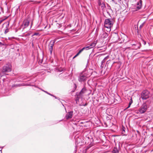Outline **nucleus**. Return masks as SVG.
Instances as JSON below:
<instances>
[{
  "label": "nucleus",
  "instance_id": "obj_3",
  "mask_svg": "<svg viewBox=\"0 0 153 153\" xmlns=\"http://www.w3.org/2000/svg\"><path fill=\"white\" fill-rule=\"evenodd\" d=\"M149 96V92L147 90H144L141 94V97L143 100L148 99Z\"/></svg>",
  "mask_w": 153,
  "mask_h": 153
},
{
  "label": "nucleus",
  "instance_id": "obj_22",
  "mask_svg": "<svg viewBox=\"0 0 153 153\" xmlns=\"http://www.w3.org/2000/svg\"><path fill=\"white\" fill-rule=\"evenodd\" d=\"M5 78H3L2 79V80L3 81V82H4L5 80Z\"/></svg>",
  "mask_w": 153,
  "mask_h": 153
},
{
  "label": "nucleus",
  "instance_id": "obj_20",
  "mask_svg": "<svg viewBox=\"0 0 153 153\" xmlns=\"http://www.w3.org/2000/svg\"><path fill=\"white\" fill-rule=\"evenodd\" d=\"M38 34H39V33H35L33 35H38Z\"/></svg>",
  "mask_w": 153,
  "mask_h": 153
},
{
  "label": "nucleus",
  "instance_id": "obj_2",
  "mask_svg": "<svg viewBox=\"0 0 153 153\" xmlns=\"http://www.w3.org/2000/svg\"><path fill=\"white\" fill-rule=\"evenodd\" d=\"M113 24V22L112 19H106L105 20L104 25L105 27L110 28L112 27Z\"/></svg>",
  "mask_w": 153,
  "mask_h": 153
},
{
  "label": "nucleus",
  "instance_id": "obj_21",
  "mask_svg": "<svg viewBox=\"0 0 153 153\" xmlns=\"http://www.w3.org/2000/svg\"><path fill=\"white\" fill-rule=\"evenodd\" d=\"M4 45V44H2V43L1 42H0V45Z\"/></svg>",
  "mask_w": 153,
  "mask_h": 153
},
{
  "label": "nucleus",
  "instance_id": "obj_5",
  "mask_svg": "<svg viewBox=\"0 0 153 153\" xmlns=\"http://www.w3.org/2000/svg\"><path fill=\"white\" fill-rule=\"evenodd\" d=\"M88 76L86 74L82 73L80 74L78 80L79 82L84 81L86 80Z\"/></svg>",
  "mask_w": 153,
  "mask_h": 153
},
{
  "label": "nucleus",
  "instance_id": "obj_12",
  "mask_svg": "<svg viewBox=\"0 0 153 153\" xmlns=\"http://www.w3.org/2000/svg\"><path fill=\"white\" fill-rule=\"evenodd\" d=\"M108 36V34L106 32L104 33L102 35L101 37L102 39H104L105 38H106Z\"/></svg>",
  "mask_w": 153,
  "mask_h": 153
},
{
  "label": "nucleus",
  "instance_id": "obj_9",
  "mask_svg": "<svg viewBox=\"0 0 153 153\" xmlns=\"http://www.w3.org/2000/svg\"><path fill=\"white\" fill-rule=\"evenodd\" d=\"M54 42L53 41H51L49 45V50L51 54H52L53 51Z\"/></svg>",
  "mask_w": 153,
  "mask_h": 153
},
{
  "label": "nucleus",
  "instance_id": "obj_8",
  "mask_svg": "<svg viewBox=\"0 0 153 153\" xmlns=\"http://www.w3.org/2000/svg\"><path fill=\"white\" fill-rule=\"evenodd\" d=\"M30 22L27 19L25 20L23 22L22 25V26L23 27V28H25L27 27L29 25Z\"/></svg>",
  "mask_w": 153,
  "mask_h": 153
},
{
  "label": "nucleus",
  "instance_id": "obj_25",
  "mask_svg": "<svg viewBox=\"0 0 153 153\" xmlns=\"http://www.w3.org/2000/svg\"><path fill=\"white\" fill-rule=\"evenodd\" d=\"M55 97V98H56H56H56V97Z\"/></svg>",
  "mask_w": 153,
  "mask_h": 153
},
{
  "label": "nucleus",
  "instance_id": "obj_6",
  "mask_svg": "<svg viewBox=\"0 0 153 153\" xmlns=\"http://www.w3.org/2000/svg\"><path fill=\"white\" fill-rule=\"evenodd\" d=\"M147 109V105L146 103L143 104L139 109V112L141 114L144 113L146 110Z\"/></svg>",
  "mask_w": 153,
  "mask_h": 153
},
{
  "label": "nucleus",
  "instance_id": "obj_16",
  "mask_svg": "<svg viewBox=\"0 0 153 153\" xmlns=\"http://www.w3.org/2000/svg\"><path fill=\"white\" fill-rule=\"evenodd\" d=\"M112 152L113 153H117L118 152V151L117 148H114Z\"/></svg>",
  "mask_w": 153,
  "mask_h": 153
},
{
  "label": "nucleus",
  "instance_id": "obj_4",
  "mask_svg": "<svg viewBox=\"0 0 153 153\" xmlns=\"http://www.w3.org/2000/svg\"><path fill=\"white\" fill-rule=\"evenodd\" d=\"M11 71V66L10 64H7L3 66L2 69L3 72H9Z\"/></svg>",
  "mask_w": 153,
  "mask_h": 153
},
{
  "label": "nucleus",
  "instance_id": "obj_27",
  "mask_svg": "<svg viewBox=\"0 0 153 153\" xmlns=\"http://www.w3.org/2000/svg\"><path fill=\"white\" fill-rule=\"evenodd\" d=\"M5 33H6V31H5Z\"/></svg>",
  "mask_w": 153,
  "mask_h": 153
},
{
  "label": "nucleus",
  "instance_id": "obj_13",
  "mask_svg": "<svg viewBox=\"0 0 153 153\" xmlns=\"http://www.w3.org/2000/svg\"><path fill=\"white\" fill-rule=\"evenodd\" d=\"M140 3H137V8L138 9H140L141 8L142 6V1H140Z\"/></svg>",
  "mask_w": 153,
  "mask_h": 153
},
{
  "label": "nucleus",
  "instance_id": "obj_15",
  "mask_svg": "<svg viewBox=\"0 0 153 153\" xmlns=\"http://www.w3.org/2000/svg\"><path fill=\"white\" fill-rule=\"evenodd\" d=\"M86 91V90L85 88H82L79 92V94L81 95H82Z\"/></svg>",
  "mask_w": 153,
  "mask_h": 153
},
{
  "label": "nucleus",
  "instance_id": "obj_1",
  "mask_svg": "<svg viewBox=\"0 0 153 153\" xmlns=\"http://www.w3.org/2000/svg\"><path fill=\"white\" fill-rule=\"evenodd\" d=\"M97 43V40H96L95 41H94L93 42L91 43L89 46H88L86 47H84L82 49H81L79 51V52L73 57V58H75L78 56L79 55V54L81 53L84 49H86V50H87L93 48L95 46Z\"/></svg>",
  "mask_w": 153,
  "mask_h": 153
},
{
  "label": "nucleus",
  "instance_id": "obj_10",
  "mask_svg": "<svg viewBox=\"0 0 153 153\" xmlns=\"http://www.w3.org/2000/svg\"><path fill=\"white\" fill-rule=\"evenodd\" d=\"M73 113L72 111L69 112L67 113L65 117L66 119H68L71 118L72 117Z\"/></svg>",
  "mask_w": 153,
  "mask_h": 153
},
{
  "label": "nucleus",
  "instance_id": "obj_24",
  "mask_svg": "<svg viewBox=\"0 0 153 153\" xmlns=\"http://www.w3.org/2000/svg\"><path fill=\"white\" fill-rule=\"evenodd\" d=\"M58 71H60V70H59L58 69Z\"/></svg>",
  "mask_w": 153,
  "mask_h": 153
},
{
  "label": "nucleus",
  "instance_id": "obj_17",
  "mask_svg": "<svg viewBox=\"0 0 153 153\" xmlns=\"http://www.w3.org/2000/svg\"><path fill=\"white\" fill-rule=\"evenodd\" d=\"M131 101H130L129 102V105L128 106L127 108L126 109L128 108L130 106L131 104L132 103V99H131Z\"/></svg>",
  "mask_w": 153,
  "mask_h": 153
},
{
  "label": "nucleus",
  "instance_id": "obj_14",
  "mask_svg": "<svg viewBox=\"0 0 153 153\" xmlns=\"http://www.w3.org/2000/svg\"><path fill=\"white\" fill-rule=\"evenodd\" d=\"M98 4L99 6H101L102 9L104 8L105 7V4L104 3H101L100 1H98Z\"/></svg>",
  "mask_w": 153,
  "mask_h": 153
},
{
  "label": "nucleus",
  "instance_id": "obj_23",
  "mask_svg": "<svg viewBox=\"0 0 153 153\" xmlns=\"http://www.w3.org/2000/svg\"><path fill=\"white\" fill-rule=\"evenodd\" d=\"M42 91L44 92V91H45L44 90H43L41 88H39Z\"/></svg>",
  "mask_w": 153,
  "mask_h": 153
},
{
  "label": "nucleus",
  "instance_id": "obj_28",
  "mask_svg": "<svg viewBox=\"0 0 153 153\" xmlns=\"http://www.w3.org/2000/svg\"><path fill=\"white\" fill-rule=\"evenodd\" d=\"M123 131H124V129H123Z\"/></svg>",
  "mask_w": 153,
  "mask_h": 153
},
{
  "label": "nucleus",
  "instance_id": "obj_19",
  "mask_svg": "<svg viewBox=\"0 0 153 153\" xmlns=\"http://www.w3.org/2000/svg\"><path fill=\"white\" fill-rule=\"evenodd\" d=\"M30 34L28 33L25 35L26 36H27L30 35Z\"/></svg>",
  "mask_w": 153,
  "mask_h": 153
},
{
  "label": "nucleus",
  "instance_id": "obj_11",
  "mask_svg": "<svg viewBox=\"0 0 153 153\" xmlns=\"http://www.w3.org/2000/svg\"><path fill=\"white\" fill-rule=\"evenodd\" d=\"M112 39L114 42H117L118 39V37L117 34L115 33L114 36L112 35L111 36Z\"/></svg>",
  "mask_w": 153,
  "mask_h": 153
},
{
  "label": "nucleus",
  "instance_id": "obj_7",
  "mask_svg": "<svg viewBox=\"0 0 153 153\" xmlns=\"http://www.w3.org/2000/svg\"><path fill=\"white\" fill-rule=\"evenodd\" d=\"M141 45L140 43L137 42L136 44H132L131 45L133 49L137 50L140 48Z\"/></svg>",
  "mask_w": 153,
  "mask_h": 153
},
{
  "label": "nucleus",
  "instance_id": "obj_18",
  "mask_svg": "<svg viewBox=\"0 0 153 153\" xmlns=\"http://www.w3.org/2000/svg\"><path fill=\"white\" fill-rule=\"evenodd\" d=\"M44 92H45V93H47V94L50 95H51V96H53V95H52V94L49 93L48 92H47V91H44Z\"/></svg>",
  "mask_w": 153,
  "mask_h": 153
},
{
  "label": "nucleus",
  "instance_id": "obj_26",
  "mask_svg": "<svg viewBox=\"0 0 153 153\" xmlns=\"http://www.w3.org/2000/svg\"><path fill=\"white\" fill-rule=\"evenodd\" d=\"M101 0H98L99 1H100Z\"/></svg>",
  "mask_w": 153,
  "mask_h": 153
}]
</instances>
